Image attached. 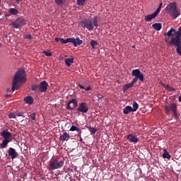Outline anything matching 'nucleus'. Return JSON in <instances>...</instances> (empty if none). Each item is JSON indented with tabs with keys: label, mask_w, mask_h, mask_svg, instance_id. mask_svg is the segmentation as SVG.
Listing matches in <instances>:
<instances>
[{
	"label": "nucleus",
	"mask_w": 181,
	"mask_h": 181,
	"mask_svg": "<svg viewBox=\"0 0 181 181\" xmlns=\"http://www.w3.org/2000/svg\"><path fill=\"white\" fill-rule=\"evenodd\" d=\"M132 76L135 78H133L130 83H127L123 86V92H127V90L132 88L134 86V84L137 83L138 80H139L141 82L144 81V74L140 71V69H133L132 71Z\"/></svg>",
	"instance_id": "nucleus-1"
},
{
	"label": "nucleus",
	"mask_w": 181,
	"mask_h": 181,
	"mask_svg": "<svg viewBox=\"0 0 181 181\" xmlns=\"http://www.w3.org/2000/svg\"><path fill=\"white\" fill-rule=\"evenodd\" d=\"M27 81L26 78H25V70L24 69H18L15 74L14 78H13L11 90L14 91L15 90L19 89V84L25 83Z\"/></svg>",
	"instance_id": "nucleus-2"
},
{
	"label": "nucleus",
	"mask_w": 181,
	"mask_h": 181,
	"mask_svg": "<svg viewBox=\"0 0 181 181\" xmlns=\"http://www.w3.org/2000/svg\"><path fill=\"white\" fill-rule=\"evenodd\" d=\"M165 13L170 15L173 18H177L181 13L180 9L177 7V4L176 2H172L167 5L165 8Z\"/></svg>",
	"instance_id": "nucleus-3"
},
{
	"label": "nucleus",
	"mask_w": 181,
	"mask_h": 181,
	"mask_svg": "<svg viewBox=\"0 0 181 181\" xmlns=\"http://www.w3.org/2000/svg\"><path fill=\"white\" fill-rule=\"evenodd\" d=\"M170 46H175L176 52L181 56V33L178 30L174 37H172L168 42Z\"/></svg>",
	"instance_id": "nucleus-4"
},
{
	"label": "nucleus",
	"mask_w": 181,
	"mask_h": 181,
	"mask_svg": "<svg viewBox=\"0 0 181 181\" xmlns=\"http://www.w3.org/2000/svg\"><path fill=\"white\" fill-rule=\"evenodd\" d=\"M64 165V161L63 160H59L57 157H52L50 159L49 164L48 166L49 170H56L62 169Z\"/></svg>",
	"instance_id": "nucleus-5"
},
{
	"label": "nucleus",
	"mask_w": 181,
	"mask_h": 181,
	"mask_svg": "<svg viewBox=\"0 0 181 181\" xmlns=\"http://www.w3.org/2000/svg\"><path fill=\"white\" fill-rule=\"evenodd\" d=\"M55 42H60L61 44L72 43L74 47L80 46L83 43V40L80 38H55Z\"/></svg>",
	"instance_id": "nucleus-6"
},
{
	"label": "nucleus",
	"mask_w": 181,
	"mask_h": 181,
	"mask_svg": "<svg viewBox=\"0 0 181 181\" xmlns=\"http://www.w3.org/2000/svg\"><path fill=\"white\" fill-rule=\"evenodd\" d=\"M164 108L165 114L169 115L170 112H172L173 113L175 119L177 120L179 119L177 115V105L175 103L168 104L164 106Z\"/></svg>",
	"instance_id": "nucleus-7"
},
{
	"label": "nucleus",
	"mask_w": 181,
	"mask_h": 181,
	"mask_svg": "<svg viewBox=\"0 0 181 181\" xmlns=\"http://www.w3.org/2000/svg\"><path fill=\"white\" fill-rule=\"evenodd\" d=\"M81 25L83 28H86L89 31L93 30V24L92 20L89 18H85L81 21Z\"/></svg>",
	"instance_id": "nucleus-8"
},
{
	"label": "nucleus",
	"mask_w": 181,
	"mask_h": 181,
	"mask_svg": "<svg viewBox=\"0 0 181 181\" xmlns=\"http://www.w3.org/2000/svg\"><path fill=\"white\" fill-rule=\"evenodd\" d=\"M25 25H26V21L22 17L17 18L16 21H13L11 23L12 28H14L16 29L19 28H21V26H23Z\"/></svg>",
	"instance_id": "nucleus-9"
},
{
	"label": "nucleus",
	"mask_w": 181,
	"mask_h": 181,
	"mask_svg": "<svg viewBox=\"0 0 181 181\" xmlns=\"http://www.w3.org/2000/svg\"><path fill=\"white\" fill-rule=\"evenodd\" d=\"M88 110H89V108L87 106V104L84 102L81 103L79 104L78 107L77 108V111L84 113V114L86 113L87 112H88Z\"/></svg>",
	"instance_id": "nucleus-10"
},
{
	"label": "nucleus",
	"mask_w": 181,
	"mask_h": 181,
	"mask_svg": "<svg viewBox=\"0 0 181 181\" xmlns=\"http://www.w3.org/2000/svg\"><path fill=\"white\" fill-rule=\"evenodd\" d=\"M48 86V83L46 81H43L38 85V90L41 93H45L47 90Z\"/></svg>",
	"instance_id": "nucleus-11"
},
{
	"label": "nucleus",
	"mask_w": 181,
	"mask_h": 181,
	"mask_svg": "<svg viewBox=\"0 0 181 181\" xmlns=\"http://www.w3.org/2000/svg\"><path fill=\"white\" fill-rule=\"evenodd\" d=\"M78 105V102L76 101V99H72L71 100H70L68 103H67V107L66 108L69 110H72L74 108H76Z\"/></svg>",
	"instance_id": "nucleus-12"
},
{
	"label": "nucleus",
	"mask_w": 181,
	"mask_h": 181,
	"mask_svg": "<svg viewBox=\"0 0 181 181\" xmlns=\"http://www.w3.org/2000/svg\"><path fill=\"white\" fill-rule=\"evenodd\" d=\"M8 156L12 159L14 160L18 157V153L15 150V148H9L8 151H7Z\"/></svg>",
	"instance_id": "nucleus-13"
},
{
	"label": "nucleus",
	"mask_w": 181,
	"mask_h": 181,
	"mask_svg": "<svg viewBox=\"0 0 181 181\" xmlns=\"http://www.w3.org/2000/svg\"><path fill=\"white\" fill-rule=\"evenodd\" d=\"M0 135L4 139H12L13 134L11 132H8L7 130H3Z\"/></svg>",
	"instance_id": "nucleus-14"
},
{
	"label": "nucleus",
	"mask_w": 181,
	"mask_h": 181,
	"mask_svg": "<svg viewBox=\"0 0 181 181\" xmlns=\"http://www.w3.org/2000/svg\"><path fill=\"white\" fill-rule=\"evenodd\" d=\"M177 31H176L175 29H173V28L170 30H168L167 33H164V36H168L175 37V35H177Z\"/></svg>",
	"instance_id": "nucleus-15"
},
{
	"label": "nucleus",
	"mask_w": 181,
	"mask_h": 181,
	"mask_svg": "<svg viewBox=\"0 0 181 181\" xmlns=\"http://www.w3.org/2000/svg\"><path fill=\"white\" fill-rule=\"evenodd\" d=\"M127 139L130 143L136 144L138 142L137 137L132 134H129L127 135Z\"/></svg>",
	"instance_id": "nucleus-16"
},
{
	"label": "nucleus",
	"mask_w": 181,
	"mask_h": 181,
	"mask_svg": "<svg viewBox=\"0 0 181 181\" xmlns=\"http://www.w3.org/2000/svg\"><path fill=\"white\" fill-rule=\"evenodd\" d=\"M158 14L156 12H154L153 14H148L145 16V21L146 22L151 21L152 19H155L156 16H158Z\"/></svg>",
	"instance_id": "nucleus-17"
},
{
	"label": "nucleus",
	"mask_w": 181,
	"mask_h": 181,
	"mask_svg": "<svg viewBox=\"0 0 181 181\" xmlns=\"http://www.w3.org/2000/svg\"><path fill=\"white\" fill-rule=\"evenodd\" d=\"M12 141V139H4L1 144V148H6L7 145Z\"/></svg>",
	"instance_id": "nucleus-18"
},
{
	"label": "nucleus",
	"mask_w": 181,
	"mask_h": 181,
	"mask_svg": "<svg viewBox=\"0 0 181 181\" xmlns=\"http://www.w3.org/2000/svg\"><path fill=\"white\" fill-rule=\"evenodd\" d=\"M24 102H25L26 104L31 105L34 102V99L32 96L28 95L24 98Z\"/></svg>",
	"instance_id": "nucleus-19"
},
{
	"label": "nucleus",
	"mask_w": 181,
	"mask_h": 181,
	"mask_svg": "<svg viewBox=\"0 0 181 181\" xmlns=\"http://www.w3.org/2000/svg\"><path fill=\"white\" fill-rule=\"evenodd\" d=\"M70 135L69 134V133L64 132L63 134L59 136V140H61L62 141H68Z\"/></svg>",
	"instance_id": "nucleus-20"
},
{
	"label": "nucleus",
	"mask_w": 181,
	"mask_h": 181,
	"mask_svg": "<svg viewBox=\"0 0 181 181\" xmlns=\"http://www.w3.org/2000/svg\"><path fill=\"white\" fill-rule=\"evenodd\" d=\"M74 57H71V58L65 59V64H66L67 67L71 66V64H74Z\"/></svg>",
	"instance_id": "nucleus-21"
},
{
	"label": "nucleus",
	"mask_w": 181,
	"mask_h": 181,
	"mask_svg": "<svg viewBox=\"0 0 181 181\" xmlns=\"http://www.w3.org/2000/svg\"><path fill=\"white\" fill-rule=\"evenodd\" d=\"M134 112L132 106H127L123 109V114L128 115L129 113Z\"/></svg>",
	"instance_id": "nucleus-22"
},
{
	"label": "nucleus",
	"mask_w": 181,
	"mask_h": 181,
	"mask_svg": "<svg viewBox=\"0 0 181 181\" xmlns=\"http://www.w3.org/2000/svg\"><path fill=\"white\" fill-rule=\"evenodd\" d=\"M151 26L156 31H160L161 30V28H162V23H155Z\"/></svg>",
	"instance_id": "nucleus-23"
},
{
	"label": "nucleus",
	"mask_w": 181,
	"mask_h": 181,
	"mask_svg": "<svg viewBox=\"0 0 181 181\" xmlns=\"http://www.w3.org/2000/svg\"><path fill=\"white\" fill-rule=\"evenodd\" d=\"M160 84L162 85V86H163L164 88H165V90H168V91H175V90H176V89H175V88H173V87H171V86H169L168 85L165 84V83H162V82H161Z\"/></svg>",
	"instance_id": "nucleus-24"
},
{
	"label": "nucleus",
	"mask_w": 181,
	"mask_h": 181,
	"mask_svg": "<svg viewBox=\"0 0 181 181\" xmlns=\"http://www.w3.org/2000/svg\"><path fill=\"white\" fill-rule=\"evenodd\" d=\"M8 13L10 15L16 16L18 13H19V11H18L16 8H10L8 9Z\"/></svg>",
	"instance_id": "nucleus-25"
},
{
	"label": "nucleus",
	"mask_w": 181,
	"mask_h": 181,
	"mask_svg": "<svg viewBox=\"0 0 181 181\" xmlns=\"http://www.w3.org/2000/svg\"><path fill=\"white\" fill-rule=\"evenodd\" d=\"M163 158H166L170 160L171 156L169 154V153L168 152V151L166 150V148H163Z\"/></svg>",
	"instance_id": "nucleus-26"
},
{
	"label": "nucleus",
	"mask_w": 181,
	"mask_h": 181,
	"mask_svg": "<svg viewBox=\"0 0 181 181\" xmlns=\"http://www.w3.org/2000/svg\"><path fill=\"white\" fill-rule=\"evenodd\" d=\"M93 25L95 28H98V18L97 16L93 17V20L92 21Z\"/></svg>",
	"instance_id": "nucleus-27"
},
{
	"label": "nucleus",
	"mask_w": 181,
	"mask_h": 181,
	"mask_svg": "<svg viewBox=\"0 0 181 181\" xmlns=\"http://www.w3.org/2000/svg\"><path fill=\"white\" fill-rule=\"evenodd\" d=\"M66 0H54V3L57 4L59 6H63L64 4H66Z\"/></svg>",
	"instance_id": "nucleus-28"
},
{
	"label": "nucleus",
	"mask_w": 181,
	"mask_h": 181,
	"mask_svg": "<svg viewBox=\"0 0 181 181\" xmlns=\"http://www.w3.org/2000/svg\"><path fill=\"white\" fill-rule=\"evenodd\" d=\"M132 110L133 112H136L137 110V109L139 107V105H138V103L136 102H133V105H132Z\"/></svg>",
	"instance_id": "nucleus-29"
},
{
	"label": "nucleus",
	"mask_w": 181,
	"mask_h": 181,
	"mask_svg": "<svg viewBox=\"0 0 181 181\" xmlns=\"http://www.w3.org/2000/svg\"><path fill=\"white\" fill-rule=\"evenodd\" d=\"M90 46H92L93 49H95V46L98 45V43L97 41H95L94 40H92L90 42Z\"/></svg>",
	"instance_id": "nucleus-30"
},
{
	"label": "nucleus",
	"mask_w": 181,
	"mask_h": 181,
	"mask_svg": "<svg viewBox=\"0 0 181 181\" xmlns=\"http://www.w3.org/2000/svg\"><path fill=\"white\" fill-rule=\"evenodd\" d=\"M86 0H77V4L79 6H83Z\"/></svg>",
	"instance_id": "nucleus-31"
},
{
	"label": "nucleus",
	"mask_w": 181,
	"mask_h": 181,
	"mask_svg": "<svg viewBox=\"0 0 181 181\" xmlns=\"http://www.w3.org/2000/svg\"><path fill=\"white\" fill-rule=\"evenodd\" d=\"M80 129H81L78 128L76 126H71L69 131H71V132H75V131L80 132Z\"/></svg>",
	"instance_id": "nucleus-32"
},
{
	"label": "nucleus",
	"mask_w": 181,
	"mask_h": 181,
	"mask_svg": "<svg viewBox=\"0 0 181 181\" xmlns=\"http://www.w3.org/2000/svg\"><path fill=\"white\" fill-rule=\"evenodd\" d=\"M88 131L90 132V134H95V132H97L98 130H97V129H95L93 127H88Z\"/></svg>",
	"instance_id": "nucleus-33"
},
{
	"label": "nucleus",
	"mask_w": 181,
	"mask_h": 181,
	"mask_svg": "<svg viewBox=\"0 0 181 181\" xmlns=\"http://www.w3.org/2000/svg\"><path fill=\"white\" fill-rule=\"evenodd\" d=\"M78 87H80V89H83V90H87V91H88V90H91L90 86H88V87L85 88V87H84V86H83L82 85L79 84V85H78Z\"/></svg>",
	"instance_id": "nucleus-34"
},
{
	"label": "nucleus",
	"mask_w": 181,
	"mask_h": 181,
	"mask_svg": "<svg viewBox=\"0 0 181 181\" xmlns=\"http://www.w3.org/2000/svg\"><path fill=\"white\" fill-rule=\"evenodd\" d=\"M162 6H163V3L161 2L159 4V6H158V8L156 9V11H155V13H157L158 14H159L160 12V10L162 8Z\"/></svg>",
	"instance_id": "nucleus-35"
},
{
	"label": "nucleus",
	"mask_w": 181,
	"mask_h": 181,
	"mask_svg": "<svg viewBox=\"0 0 181 181\" xmlns=\"http://www.w3.org/2000/svg\"><path fill=\"white\" fill-rule=\"evenodd\" d=\"M37 89H39L38 84H35V85H33V86H31V90H32L33 91H35V90H37Z\"/></svg>",
	"instance_id": "nucleus-36"
},
{
	"label": "nucleus",
	"mask_w": 181,
	"mask_h": 181,
	"mask_svg": "<svg viewBox=\"0 0 181 181\" xmlns=\"http://www.w3.org/2000/svg\"><path fill=\"white\" fill-rule=\"evenodd\" d=\"M42 53L45 54V55L48 57H50L52 55V54L50 52H47V51H44Z\"/></svg>",
	"instance_id": "nucleus-37"
},
{
	"label": "nucleus",
	"mask_w": 181,
	"mask_h": 181,
	"mask_svg": "<svg viewBox=\"0 0 181 181\" xmlns=\"http://www.w3.org/2000/svg\"><path fill=\"white\" fill-rule=\"evenodd\" d=\"M29 117L32 119L33 120L36 119V113L33 112L31 115H29Z\"/></svg>",
	"instance_id": "nucleus-38"
},
{
	"label": "nucleus",
	"mask_w": 181,
	"mask_h": 181,
	"mask_svg": "<svg viewBox=\"0 0 181 181\" xmlns=\"http://www.w3.org/2000/svg\"><path fill=\"white\" fill-rule=\"evenodd\" d=\"M8 117L9 119H16V115L13 112L10 113L8 115Z\"/></svg>",
	"instance_id": "nucleus-39"
},
{
	"label": "nucleus",
	"mask_w": 181,
	"mask_h": 181,
	"mask_svg": "<svg viewBox=\"0 0 181 181\" xmlns=\"http://www.w3.org/2000/svg\"><path fill=\"white\" fill-rule=\"evenodd\" d=\"M97 98H98V100L100 101V100H101L103 98H104V96H103V95H101V94H98V95H97Z\"/></svg>",
	"instance_id": "nucleus-40"
},
{
	"label": "nucleus",
	"mask_w": 181,
	"mask_h": 181,
	"mask_svg": "<svg viewBox=\"0 0 181 181\" xmlns=\"http://www.w3.org/2000/svg\"><path fill=\"white\" fill-rule=\"evenodd\" d=\"M25 39L32 40V35L30 34L25 35Z\"/></svg>",
	"instance_id": "nucleus-41"
},
{
	"label": "nucleus",
	"mask_w": 181,
	"mask_h": 181,
	"mask_svg": "<svg viewBox=\"0 0 181 181\" xmlns=\"http://www.w3.org/2000/svg\"><path fill=\"white\" fill-rule=\"evenodd\" d=\"M16 115L18 117H25L23 116V115L21 112H16Z\"/></svg>",
	"instance_id": "nucleus-42"
},
{
	"label": "nucleus",
	"mask_w": 181,
	"mask_h": 181,
	"mask_svg": "<svg viewBox=\"0 0 181 181\" xmlns=\"http://www.w3.org/2000/svg\"><path fill=\"white\" fill-rule=\"evenodd\" d=\"M165 43H168V45H169V43H170V38L169 37H165Z\"/></svg>",
	"instance_id": "nucleus-43"
},
{
	"label": "nucleus",
	"mask_w": 181,
	"mask_h": 181,
	"mask_svg": "<svg viewBox=\"0 0 181 181\" xmlns=\"http://www.w3.org/2000/svg\"><path fill=\"white\" fill-rule=\"evenodd\" d=\"M78 132V133L77 136H78V137L81 138V133H82L81 130L80 129V132Z\"/></svg>",
	"instance_id": "nucleus-44"
},
{
	"label": "nucleus",
	"mask_w": 181,
	"mask_h": 181,
	"mask_svg": "<svg viewBox=\"0 0 181 181\" xmlns=\"http://www.w3.org/2000/svg\"><path fill=\"white\" fill-rule=\"evenodd\" d=\"M22 1V0H16V4H20Z\"/></svg>",
	"instance_id": "nucleus-45"
},
{
	"label": "nucleus",
	"mask_w": 181,
	"mask_h": 181,
	"mask_svg": "<svg viewBox=\"0 0 181 181\" xmlns=\"http://www.w3.org/2000/svg\"><path fill=\"white\" fill-rule=\"evenodd\" d=\"M12 14H11V13H7V14H6V17H9V16H11Z\"/></svg>",
	"instance_id": "nucleus-46"
},
{
	"label": "nucleus",
	"mask_w": 181,
	"mask_h": 181,
	"mask_svg": "<svg viewBox=\"0 0 181 181\" xmlns=\"http://www.w3.org/2000/svg\"><path fill=\"white\" fill-rule=\"evenodd\" d=\"M6 98L11 97V95L6 94Z\"/></svg>",
	"instance_id": "nucleus-47"
},
{
	"label": "nucleus",
	"mask_w": 181,
	"mask_h": 181,
	"mask_svg": "<svg viewBox=\"0 0 181 181\" xmlns=\"http://www.w3.org/2000/svg\"><path fill=\"white\" fill-rule=\"evenodd\" d=\"M178 31L181 33V26L179 28Z\"/></svg>",
	"instance_id": "nucleus-48"
},
{
	"label": "nucleus",
	"mask_w": 181,
	"mask_h": 181,
	"mask_svg": "<svg viewBox=\"0 0 181 181\" xmlns=\"http://www.w3.org/2000/svg\"><path fill=\"white\" fill-rule=\"evenodd\" d=\"M179 101L181 103V96L179 97Z\"/></svg>",
	"instance_id": "nucleus-49"
},
{
	"label": "nucleus",
	"mask_w": 181,
	"mask_h": 181,
	"mask_svg": "<svg viewBox=\"0 0 181 181\" xmlns=\"http://www.w3.org/2000/svg\"><path fill=\"white\" fill-rule=\"evenodd\" d=\"M80 141H83L82 137H80Z\"/></svg>",
	"instance_id": "nucleus-50"
},
{
	"label": "nucleus",
	"mask_w": 181,
	"mask_h": 181,
	"mask_svg": "<svg viewBox=\"0 0 181 181\" xmlns=\"http://www.w3.org/2000/svg\"><path fill=\"white\" fill-rule=\"evenodd\" d=\"M8 91H11V90L10 89H7V92H8Z\"/></svg>",
	"instance_id": "nucleus-51"
},
{
	"label": "nucleus",
	"mask_w": 181,
	"mask_h": 181,
	"mask_svg": "<svg viewBox=\"0 0 181 181\" xmlns=\"http://www.w3.org/2000/svg\"><path fill=\"white\" fill-rule=\"evenodd\" d=\"M1 46H2V44H0V47H1Z\"/></svg>",
	"instance_id": "nucleus-52"
},
{
	"label": "nucleus",
	"mask_w": 181,
	"mask_h": 181,
	"mask_svg": "<svg viewBox=\"0 0 181 181\" xmlns=\"http://www.w3.org/2000/svg\"><path fill=\"white\" fill-rule=\"evenodd\" d=\"M135 47L134 46H132V48H134Z\"/></svg>",
	"instance_id": "nucleus-53"
},
{
	"label": "nucleus",
	"mask_w": 181,
	"mask_h": 181,
	"mask_svg": "<svg viewBox=\"0 0 181 181\" xmlns=\"http://www.w3.org/2000/svg\"><path fill=\"white\" fill-rule=\"evenodd\" d=\"M0 4H1V0H0Z\"/></svg>",
	"instance_id": "nucleus-54"
},
{
	"label": "nucleus",
	"mask_w": 181,
	"mask_h": 181,
	"mask_svg": "<svg viewBox=\"0 0 181 181\" xmlns=\"http://www.w3.org/2000/svg\"><path fill=\"white\" fill-rule=\"evenodd\" d=\"M180 96H181V95Z\"/></svg>",
	"instance_id": "nucleus-55"
}]
</instances>
